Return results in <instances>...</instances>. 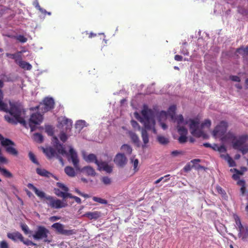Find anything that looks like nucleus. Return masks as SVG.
Masks as SVG:
<instances>
[{"instance_id":"obj_15","label":"nucleus","mask_w":248,"mask_h":248,"mask_svg":"<svg viewBox=\"0 0 248 248\" xmlns=\"http://www.w3.org/2000/svg\"><path fill=\"white\" fill-rule=\"evenodd\" d=\"M44 152L46 154L48 158L56 157L59 158L61 162L62 161V158L56 153V150L52 147L44 149Z\"/></svg>"},{"instance_id":"obj_17","label":"nucleus","mask_w":248,"mask_h":248,"mask_svg":"<svg viewBox=\"0 0 248 248\" xmlns=\"http://www.w3.org/2000/svg\"><path fill=\"white\" fill-rule=\"evenodd\" d=\"M7 237L8 238L12 240L13 241L16 242L17 240H23V235L21 233L18 232H16L12 233H8Z\"/></svg>"},{"instance_id":"obj_34","label":"nucleus","mask_w":248,"mask_h":248,"mask_svg":"<svg viewBox=\"0 0 248 248\" xmlns=\"http://www.w3.org/2000/svg\"><path fill=\"white\" fill-rule=\"evenodd\" d=\"M174 122H176L177 125L180 126L181 124L184 123V120L182 115L180 114L176 117L174 116V118L172 120Z\"/></svg>"},{"instance_id":"obj_56","label":"nucleus","mask_w":248,"mask_h":248,"mask_svg":"<svg viewBox=\"0 0 248 248\" xmlns=\"http://www.w3.org/2000/svg\"><path fill=\"white\" fill-rule=\"evenodd\" d=\"M230 78L232 81L236 82H240L241 80L240 78L237 76H231L230 77Z\"/></svg>"},{"instance_id":"obj_20","label":"nucleus","mask_w":248,"mask_h":248,"mask_svg":"<svg viewBox=\"0 0 248 248\" xmlns=\"http://www.w3.org/2000/svg\"><path fill=\"white\" fill-rule=\"evenodd\" d=\"M238 235L243 241H247L248 239V227L244 226L239 230Z\"/></svg>"},{"instance_id":"obj_8","label":"nucleus","mask_w":248,"mask_h":248,"mask_svg":"<svg viewBox=\"0 0 248 248\" xmlns=\"http://www.w3.org/2000/svg\"><path fill=\"white\" fill-rule=\"evenodd\" d=\"M51 227L55 230L57 233L60 234L70 236L76 233V231L75 230L65 229L64 225L59 222L54 223L51 226Z\"/></svg>"},{"instance_id":"obj_31","label":"nucleus","mask_w":248,"mask_h":248,"mask_svg":"<svg viewBox=\"0 0 248 248\" xmlns=\"http://www.w3.org/2000/svg\"><path fill=\"white\" fill-rule=\"evenodd\" d=\"M157 140L159 143L163 145H166L169 142V139L162 136H158Z\"/></svg>"},{"instance_id":"obj_53","label":"nucleus","mask_w":248,"mask_h":248,"mask_svg":"<svg viewBox=\"0 0 248 248\" xmlns=\"http://www.w3.org/2000/svg\"><path fill=\"white\" fill-rule=\"evenodd\" d=\"M59 138L60 140L63 142H65L67 139V135L64 132L60 133Z\"/></svg>"},{"instance_id":"obj_40","label":"nucleus","mask_w":248,"mask_h":248,"mask_svg":"<svg viewBox=\"0 0 248 248\" xmlns=\"http://www.w3.org/2000/svg\"><path fill=\"white\" fill-rule=\"evenodd\" d=\"M29 157L30 159V160L34 164L36 165H39V162L37 160L35 155H34L33 153L31 152H30L29 153Z\"/></svg>"},{"instance_id":"obj_50","label":"nucleus","mask_w":248,"mask_h":248,"mask_svg":"<svg viewBox=\"0 0 248 248\" xmlns=\"http://www.w3.org/2000/svg\"><path fill=\"white\" fill-rule=\"evenodd\" d=\"M233 170L236 172V174H233L232 175V178L234 180H237L239 178V175L243 174V172L238 170L236 169H233Z\"/></svg>"},{"instance_id":"obj_29","label":"nucleus","mask_w":248,"mask_h":248,"mask_svg":"<svg viewBox=\"0 0 248 248\" xmlns=\"http://www.w3.org/2000/svg\"><path fill=\"white\" fill-rule=\"evenodd\" d=\"M121 149L128 155H130L132 152L131 147L128 144H124L121 146Z\"/></svg>"},{"instance_id":"obj_64","label":"nucleus","mask_w":248,"mask_h":248,"mask_svg":"<svg viewBox=\"0 0 248 248\" xmlns=\"http://www.w3.org/2000/svg\"><path fill=\"white\" fill-rule=\"evenodd\" d=\"M218 150L220 152H226V149L224 146H221L218 148Z\"/></svg>"},{"instance_id":"obj_51","label":"nucleus","mask_w":248,"mask_h":248,"mask_svg":"<svg viewBox=\"0 0 248 248\" xmlns=\"http://www.w3.org/2000/svg\"><path fill=\"white\" fill-rule=\"evenodd\" d=\"M187 138L186 136L181 135L178 139V141L180 143H184L186 142Z\"/></svg>"},{"instance_id":"obj_30","label":"nucleus","mask_w":248,"mask_h":248,"mask_svg":"<svg viewBox=\"0 0 248 248\" xmlns=\"http://www.w3.org/2000/svg\"><path fill=\"white\" fill-rule=\"evenodd\" d=\"M176 109V107L174 105L171 106L169 108L168 114L170 116L172 120H173L174 118Z\"/></svg>"},{"instance_id":"obj_46","label":"nucleus","mask_w":248,"mask_h":248,"mask_svg":"<svg viewBox=\"0 0 248 248\" xmlns=\"http://www.w3.org/2000/svg\"><path fill=\"white\" fill-rule=\"evenodd\" d=\"M21 242H22L24 244L27 246H36L37 245L36 244L34 243V242H32L31 241L26 239L25 240L24 237H23V240H21Z\"/></svg>"},{"instance_id":"obj_61","label":"nucleus","mask_w":248,"mask_h":248,"mask_svg":"<svg viewBox=\"0 0 248 248\" xmlns=\"http://www.w3.org/2000/svg\"><path fill=\"white\" fill-rule=\"evenodd\" d=\"M174 59L177 61H181L183 60V57L181 55H176L174 56Z\"/></svg>"},{"instance_id":"obj_16","label":"nucleus","mask_w":248,"mask_h":248,"mask_svg":"<svg viewBox=\"0 0 248 248\" xmlns=\"http://www.w3.org/2000/svg\"><path fill=\"white\" fill-rule=\"evenodd\" d=\"M83 216L90 220H96L101 216V213L99 211L88 212L85 213Z\"/></svg>"},{"instance_id":"obj_12","label":"nucleus","mask_w":248,"mask_h":248,"mask_svg":"<svg viewBox=\"0 0 248 248\" xmlns=\"http://www.w3.org/2000/svg\"><path fill=\"white\" fill-rule=\"evenodd\" d=\"M43 120V116L39 113H35L32 114L29 120V125L31 131H34L36 128L35 125L39 124Z\"/></svg>"},{"instance_id":"obj_6","label":"nucleus","mask_w":248,"mask_h":248,"mask_svg":"<svg viewBox=\"0 0 248 248\" xmlns=\"http://www.w3.org/2000/svg\"><path fill=\"white\" fill-rule=\"evenodd\" d=\"M49 233V231L48 229L43 226L39 225L37 226L36 230L32 235V237L35 240L44 239V242L50 243L51 240L47 238Z\"/></svg>"},{"instance_id":"obj_3","label":"nucleus","mask_w":248,"mask_h":248,"mask_svg":"<svg viewBox=\"0 0 248 248\" xmlns=\"http://www.w3.org/2000/svg\"><path fill=\"white\" fill-rule=\"evenodd\" d=\"M232 144L233 149L240 151L243 155L248 152V136L243 135L238 137L232 135Z\"/></svg>"},{"instance_id":"obj_41","label":"nucleus","mask_w":248,"mask_h":248,"mask_svg":"<svg viewBox=\"0 0 248 248\" xmlns=\"http://www.w3.org/2000/svg\"><path fill=\"white\" fill-rule=\"evenodd\" d=\"M237 52L239 54H242L244 55H248V46L245 48H240L237 49Z\"/></svg>"},{"instance_id":"obj_5","label":"nucleus","mask_w":248,"mask_h":248,"mask_svg":"<svg viewBox=\"0 0 248 248\" xmlns=\"http://www.w3.org/2000/svg\"><path fill=\"white\" fill-rule=\"evenodd\" d=\"M188 123H189V128L191 131V133L193 136L197 138H200L203 136V132L199 128L200 121L199 119H189L185 122V124Z\"/></svg>"},{"instance_id":"obj_55","label":"nucleus","mask_w":248,"mask_h":248,"mask_svg":"<svg viewBox=\"0 0 248 248\" xmlns=\"http://www.w3.org/2000/svg\"><path fill=\"white\" fill-rule=\"evenodd\" d=\"M131 125L132 126L136 128H138V129L139 130H140V126L139 125V124L135 120H131Z\"/></svg>"},{"instance_id":"obj_9","label":"nucleus","mask_w":248,"mask_h":248,"mask_svg":"<svg viewBox=\"0 0 248 248\" xmlns=\"http://www.w3.org/2000/svg\"><path fill=\"white\" fill-rule=\"evenodd\" d=\"M46 199L47 201L46 203L51 208L60 209L67 206V202H64L59 199H55L51 196H47Z\"/></svg>"},{"instance_id":"obj_36","label":"nucleus","mask_w":248,"mask_h":248,"mask_svg":"<svg viewBox=\"0 0 248 248\" xmlns=\"http://www.w3.org/2000/svg\"><path fill=\"white\" fill-rule=\"evenodd\" d=\"M178 132L180 136L185 135L186 136L188 133L187 130L184 126L177 125V126Z\"/></svg>"},{"instance_id":"obj_58","label":"nucleus","mask_w":248,"mask_h":248,"mask_svg":"<svg viewBox=\"0 0 248 248\" xmlns=\"http://www.w3.org/2000/svg\"><path fill=\"white\" fill-rule=\"evenodd\" d=\"M193 167V165L191 166L190 164H187L184 168V170L185 171L187 172L190 171L192 168Z\"/></svg>"},{"instance_id":"obj_48","label":"nucleus","mask_w":248,"mask_h":248,"mask_svg":"<svg viewBox=\"0 0 248 248\" xmlns=\"http://www.w3.org/2000/svg\"><path fill=\"white\" fill-rule=\"evenodd\" d=\"M235 220L236 225L237 226V228L238 230L240 229H242L244 227L241 224L240 219L238 217H236L235 218Z\"/></svg>"},{"instance_id":"obj_19","label":"nucleus","mask_w":248,"mask_h":248,"mask_svg":"<svg viewBox=\"0 0 248 248\" xmlns=\"http://www.w3.org/2000/svg\"><path fill=\"white\" fill-rule=\"evenodd\" d=\"M16 62L21 68L24 70H30L32 68V65L30 63L24 61H22L21 59L19 60H16Z\"/></svg>"},{"instance_id":"obj_4","label":"nucleus","mask_w":248,"mask_h":248,"mask_svg":"<svg viewBox=\"0 0 248 248\" xmlns=\"http://www.w3.org/2000/svg\"><path fill=\"white\" fill-rule=\"evenodd\" d=\"M56 150L58 152V155H66L69 160L71 159L74 167L76 169L78 168L79 160L78 157L77 152L74 150L72 147H70L69 153H67L65 150L63 145L61 143H57L55 146Z\"/></svg>"},{"instance_id":"obj_62","label":"nucleus","mask_w":248,"mask_h":248,"mask_svg":"<svg viewBox=\"0 0 248 248\" xmlns=\"http://www.w3.org/2000/svg\"><path fill=\"white\" fill-rule=\"evenodd\" d=\"M159 122L160 123V125L162 128V129H163L164 130H166L168 128V126L166 124H165L163 122H162L161 121Z\"/></svg>"},{"instance_id":"obj_43","label":"nucleus","mask_w":248,"mask_h":248,"mask_svg":"<svg viewBox=\"0 0 248 248\" xmlns=\"http://www.w3.org/2000/svg\"><path fill=\"white\" fill-rule=\"evenodd\" d=\"M22 230L24 232V233L28 234L30 233L31 232L29 230L28 225L25 223H22L20 225Z\"/></svg>"},{"instance_id":"obj_39","label":"nucleus","mask_w":248,"mask_h":248,"mask_svg":"<svg viewBox=\"0 0 248 248\" xmlns=\"http://www.w3.org/2000/svg\"><path fill=\"white\" fill-rule=\"evenodd\" d=\"M93 200L95 202H97L101 204H107L108 203V201L106 200L102 199L101 198L97 197H93Z\"/></svg>"},{"instance_id":"obj_23","label":"nucleus","mask_w":248,"mask_h":248,"mask_svg":"<svg viewBox=\"0 0 248 248\" xmlns=\"http://www.w3.org/2000/svg\"><path fill=\"white\" fill-rule=\"evenodd\" d=\"M129 135L134 143H135L138 147H140V140L138 136L132 131L129 132Z\"/></svg>"},{"instance_id":"obj_57","label":"nucleus","mask_w":248,"mask_h":248,"mask_svg":"<svg viewBox=\"0 0 248 248\" xmlns=\"http://www.w3.org/2000/svg\"><path fill=\"white\" fill-rule=\"evenodd\" d=\"M0 248H9L8 244L5 241H2L0 243Z\"/></svg>"},{"instance_id":"obj_45","label":"nucleus","mask_w":248,"mask_h":248,"mask_svg":"<svg viewBox=\"0 0 248 248\" xmlns=\"http://www.w3.org/2000/svg\"><path fill=\"white\" fill-rule=\"evenodd\" d=\"M211 125V122L209 119L205 120L202 123L201 125V128H203L204 127L209 128Z\"/></svg>"},{"instance_id":"obj_33","label":"nucleus","mask_w":248,"mask_h":248,"mask_svg":"<svg viewBox=\"0 0 248 248\" xmlns=\"http://www.w3.org/2000/svg\"><path fill=\"white\" fill-rule=\"evenodd\" d=\"M21 53V52H18L17 53L15 54H11V53H6V55L7 57L10 58L12 59H14L15 61L16 60H19L21 59V55L20 54Z\"/></svg>"},{"instance_id":"obj_7","label":"nucleus","mask_w":248,"mask_h":248,"mask_svg":"<svg viewBox=\"0 0 248 248\" xmlns=\"http://www.w3.org/2000/svg\"><path fill=\"white\" fill-rule=\"evenodd\" d=\"M0 140L1 145L5 147L6 151L8 153L15 156L17 155L18 151L14 147L16 145L14 142L9 139L4 138L1 134H0Z\"/></svg>"},{"instance_id":"obj_26","label":"nucleus","mask_w":248,"mask_h":248,"mask_svg":"<svg viewBox=\"0 0 248 248\" xmlns=\"http://www.w3.org/2000/svg\"><path fill=\"white\" fill-rule=\"evenodd\" d=\"M216 189L218 194H220L222 198L226 199L228 198L226 192L220 186H217Z\"/></svg>"},{"instance_id":"obj_60","label":"nucleus","mask_w":248,"mask_h":248,"mask_svg":"<svg viewBox=\"0 0 248 248\" xmlns=\"http://www.w3.org/2000/svg\"><path fill=\"white\" fill-rule=\"evenodd\" d=\"M60 219V217L58 216H52L50 217V220L51 221H55L56 220H59Z\"/></svg>"},{"instance_id":"obj_42","label":"nucleus","mask_w":248,"mask_h":248,"mask_svg":"<svg viewBox=\"0 0 248 248\" xmlns=\"http://www.w3.org/2000/svg\"><path fill=\"white\" fill-rule=\"evenodd\" d=\"M131 162L133 164L134 172H137L139 170V168H138L139 160L138 159H133V158H131Z\"/></svg>"},{"instance_id":"obj_37","label":"nucleus","mask_w":248,"mask_h":248,"mask_svg":"<svg viewBox=\"0 0 248 248\" xmlns=\"http://www.w3.org/2000/svg\"><path fill=\"white\" fill-rule=\"evenodd\" d=\"M168 113L165 111H161L158 115L159 122L164 121L167 119Z\"/></svg>"},{"instance_id":"obj_25","label":"nucleus","mask_w":248,"mask_h":248,"mask_svg":"<svg viewBox=\"0 0 248 248\" xmlns=\"http://www.w3.org/2000/svg\"><path fill=\"white\" fill-rule=\"evenodd\" d=\"M220 156L227 161L230 167H232L236 166L235 161L228 154L221 155Z\"/></svg>"},{"instance_id":"obj_44","label":"nucleus","mask_w":248,"mask_h":248,"mask_svg":"<svg viewBox=\"0 0 248 248\" xmlns=\"http://www.w3.org/2000/svg\"><path fill=\"white\" fill-rule=\"evenodd\" d=\"M101 180L105 185H109L111 183V179L108 176L102 177Z\"/></svg>"},{"instance_id":"obj_21","label":"nucleus","mask_w":248,"mask_h":248,"mask_svg":"<svg viewBox=\"0 0 248 248\" xmlns=\"http://www.w3.org/2000/svg\"><path fill=\"white\" fill-rule=\"evenodd\" d=\"M81 171L88 176H94L96 174L94 169L90 166L83 167L81 170Z\"/></svg>"},{"instance_id":"obj_49","label":"nucleus","mask_w":248,"mask_h":248,"mask_svg":"<svg viewBox=\"0 0 248 248\" xmlns=\"http://www.w3.org/2000/svg\"><path fill=\"white\" fill-rule=\"evenodd\" d=\"M57 186L61 189H62L64 192H67L69 190L68 188L65 186L64 185H63L62 183H57Z\"/></svg>"},{"instance_id":"obj_2","label":"nucleus","mask_w":248,"mask_h":248,"mask_svg":"<svg viewBox=\"0 0 248 248\" xmlns=\"http://www.w3.org/2000/svg\"><path fill=\"white\" fill-rule=\"evenodd\" d=\"M141 113V117L137 112L135 113V115L138 119V117H139L140 122L143 123L144 126V128H141V137L143 142L142 147L145 148L146 147V144L149 142V136L146 130H152L155 134H156L157 131L155 128V122L154 119V111L149 108L147 105H144Z\"/></svg>"},{"instance_id":"obj_10","label":"nucleus","mask_w":248,"mask_h":248,"mask_svg":"<svg viewBox=\"0 0 248 248\" xmlns=\"http://www.w3.org/2000/svg\"><path fill=\"white\" fill-rule=\"evenodd\" d=\"M228 124L225 121H221L217 125L213 131V135L215 137H219L223 136L226 132Z\"/></svg>"},{"instance_id":"obj_32","label":"nucleus","mask_w":248,"mask_h":248,"mask_svg":"<svg viewBox=\"0 0 248 248\" xmlns=\"http://www.w3.org/2000/svg\"><path fill=\"white\" fill-rule=\"evenodd\" d=\"M0 171L5 177L12 178L13 176L12 173L5 168L0 167Z\"/></svg>"},{"instance_id":"obj_18","label":"nucleus","mask_w":248,"mask_h":248,"mask_svg":"<svg viewBox=\"0 0 248 248\" xmlns=\"http://www.w3.org/2000/svg\"><path fill=\"white\" fill-rule=\"evenodd\" d=\"M27 186L29 188L32 189L35 193V194L40 198H45L46 196V194L42 191H40L38 190L35 186H33V184L31 183H29L27 185Z\"/></svg>"},{"instance_id":"obj_35","label":"nucleus","mask_w":248,"mask_h":248,"mask_svg":"<svg viewBox=\"0 0 248 248\" xmlns=\"http://www.w3.org/2000/svg\"><path fill=\"white\" fill-rule=\"evenodd\" d=\"M55 193L58 196L62 197L63 199L68 198V197L69 196V194H70L68 192H64L63 191H61L59 189L55 190Z\"/></svg>"},{"instance_id":"obj_24","label":"nucleus","mask_w":248,"mask_h":248,"mask_svg":"<svg viewBox=\"0 0 248 248\" xmlns=\"http://www.w3.org/2000/svg\"><path fill=\"white\" fill-rule=\"evenodd\" d=\"M36 172L38 174L41 176L49 178L50 176H53L52 174L46 170L45 169L40 168L36 169Z\"/></svg>"},{"instance_id":"obj_47","label":"nucleus","mask_w":248,"mask_h":248,"mask_svg":"<svg viewBox=\"0 0 248 248\" xmlns=\"http://www.w3.org/2000/svg\"><path fill=\"white\" fill-rule=\"evenodd\" d=\"M61 123L63 124H65L67 127H70L72 126V122L71 120L64 118L62 121Z\"/></svg>"},{"instance_id":"obj_63","label":"nucleus","mask_w":248,"mask_h":248,"mask_svg":"<svg viewBox=\"0 0 248 248\" xmlns=\"http://www.w3.org/2000/svg\"><path fill=\"white\" fill-rule=\"evenodd\" d=\"M181 153V152H179L177 150H175V151H173L171 152V155H172L173 156H177L178 155L180 154Z\"/></svg>"},{"instance_id":"obj_28","label":"nucleus","mask_w":248,"mask_h":248,"mask_svg":"<svg viewBox=\"0 0 248 248\" xmlns=\"http://www.w3.org/2000/svg\"><path fill=\"white\" fill-rule=\"evenodd\" d=\"M33 139L35 141L39 143L43 142L44 140L42 135L38 133H35L33 134Z\"/></svg>"},{"instance_id":"obj_22","label":"nucleus","mask_w":248,"mask_h":248,"mask_svg":"<svg viewBox=\"0 0 248 248\" xmlns=\"http://www.w3.org/2000/svg\"><path fill=\"white\" fill-rule=\"evenodd\" d=\"M86 161L88 162L94 163L97 166L100 160L97 159L96 156L93 154H90L84 158Z\"/></svg>"},{"instance_id":"obj_54","label":"nucleus","mask_w":248,"mask_h":248,"mask_svg":"<svg viewBox=\"0 0 248 248\" xmlns=\"http://www.w3.org/2000/svg\"><path fill=\"white\" fill-rule=\"evenodd\" d=\"M68 198L74 199L75 200L76 202H77L78 203L80 204L81 202V199L79 197L75 196H73L70 193L69 194V196Z\"/></svg>"},{"instance_id":"obj_59","label":"nucleus","mask_w":248,"mask_h":248,"mask_svg":"<svg viewBox=\"0 0 248 248\" xmlns=\"http://www.w3.org/2000/svg\"><path fill=\"white\" fill-rule=\"evenodd\" d=\"M170 174H167V175H166L163 177H160V178H159L158 179H157V180H156L155 182V184H158L159 183H160L161 181H162V179H164L165 178H168L169 177H170Z\"/></svg>"},{"instance_id":"obj_38","label":"nucleus","mask_w":248,"mask_h":248,"mask_svg":"<svg viewBox=\"0 0 248 248\" xmlns=\"http://www.w3.org/2000/svg\"><path fill=\"white\" fill-rule=\"evenodd\" d=\"M14 38L22 43H26L28 40L27 38L22 35L15 36Z\"/></svg>"},{"instance_id":"obj_1","label":"nucleus","mask_w":248,"mask_h":248,"mask_svg":"<svg viewBox=\"0 0 248 248\" xmlns=\"http://www.w3.org/2000/svg\"><path fill=\"white\" fill-rule=\"evenodd\" d=\"M3 98V93L0 89V110L6 112H9L12 116L5 115V120L10 124L16 125L20 123L26 126V122L22 117L25 114V111L22 106L18 102L9 101L10 108L9 109L7 105L2 101Z\"/></svg>"},{"instance_id":"obj_52","label":"nucleus","mask_w":248,"mask_h":248,"mask_svg":"<svg viewBox=\"0 0 248 248\" xmlns=\"http://www.w3.org/2000/svg\"><path fill=\"white\" fill-rule=\"evenodd\" d=\"M35 7L39 10L42 13L46 14V11L41 7L38 2H36L34 4Z\"/></svg>"},{"instance_id":"obj_13","label":"nucleus","mask_w":248,"mask_h":248,"mask_svg":"<svg viewBox=\"0 0 248 248\" xmlns=\"http://www.w3.org/2000/svg\"><path fill=\"white\" fill-rule=\"evenodd\" d=\"M114 162L117 166L123 168L126 164L127 159L124 154L119 153L116 155Z\"/></svg>"},{"instance_id":"obj_11","label":"nucleus","mask_w":248,"mask_h":248,"mask_svg":"<svg viewBox=\"0 0 248 248\" xmlns=\"http://www.w3.org/2000/svg\"><path fill=\"white\" fill-rule=\"evenodd\" d=\"M54 101L52 98L46 97L43 100V103L39 106L42 112L48 111L54 107Z\"/></svg>"},{"instance_id":"obj_14","label":"nucleus","mask_w":248,"mask_h":248,"mask_svg":"<svg viewBox=\"0 0 248 248\" xmlns=\"http://www.w3.org/2000/svg\"><path fill=\"white\" fill-rule=\"evenodd\" d=\"M97 166L99 170H103L108 173H111L113 170V166L109 165L106 161L100 160Z\"/></svg>"},{"instance_id":"obj_27","label":"nucleus","mask_w":248,"mask_h":248,"mask_svg":"<svg viewBox=\"0 0 248 248\" xmlns=\"http://www.w3.org/2000/svg\"><path fill=\"white\" fill-rule=\"evenodd\" d=\"M64 171L65 173L70 177H74L75 176V171L74 169L69 166H67L64 169Z\"/></svg>"}]
</instances>
